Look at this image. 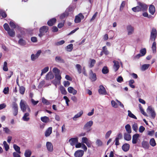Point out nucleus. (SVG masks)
Instances as JSON below:
<instances>
[{
	"label": "nucleus",
	"mask_w": 157,
	"mask_h": 157,
	"mask_svg": "<svg viewBox=\"0 0 157 157\" xmlns=\"http://www.w3.org/2000/svg\"><path fill=\"white\" fill-rule=\"evenodd\" d=\"M139 107L140 109V110L141 112V113L143 114L144 115L146 116V113L144 111V110L143 109V108L140 104H139Z\"/></svg>",
	"instance_id": "8fccbe9b"
},
{
	"label": "nucleus",
	"mask_w": 157,
	"mask_h": 157,
	"mask_svg": "<svg viewBox=\"0 0 157 157\" xmlns=\"http://www.w3.org/2000/svg\"><path fill=\"white\" fill-rule=\"evenodd\" d=\"M82 142L85 144L89 141L88 139L86 137H83L82 139Z\"/></svg>",
	"instance_id": "e2e57ef3"
},
{
	"label": "nucleus",
	"mask_w": 157,
	"mask_h": 157,
	"mask_svg": "<svg viewBox=\"0 0 157 157\" xmlns=\"http://www.w3.org/2000/svg\"><path fill=\"white\" fill-rule=\"evenodd\" d=\"M149 13L151 14H154L155 12V8L153 5H150L149 7Z\"/></svg>",
	"instance_id": "5701e85b"
},
{
	"label": "nucleus",
	"mask_w": 157,
	"mask_h": 157,
	"mask_svg": "<svg viewBox=\"0 0 157 157\" xmlns=\"http://www.w3.org/2000/svg\"><path fill=\"white\" fill-rule=\"evenodd\" d=\"M18 43L21 46H24L26 44V42L25 40L21 38L18 40Z\"/></svg>",
	"instance_id": "c9c22d12"
},
{
	"label": "nucleus",
	"mask_w": 157,
	"mask_h": 157,
	"mask_svg": "<svg viewBox=\"0 0 157 157\" xmlns=\"http://www.w3.org/2000/svg\"><path fill=\"white\" fill-rule=\"evenodd\" d=\"M55 79L52 81L53 83L56 86L57 82L56 81V80H57L59 82L61 78V77L59 74H55Z\"/></svg>",
	"instance_id": "ddd939ff"
},
{
	"label": "nucleus",
	"mask_w": 157,
	"mask_h": 157,
	"mask_svg": "<svg viewBox=\"0 0 157 157\" xmlns=\"http://www.w3.org/2000/svg\"><path fill=\"white\" fill-rule=\"evenodd\" d=\"M125 130L127 133L130 134L132 132V130L130 125L129 124H127L125 126Z\"/></svg>",
	"instance_id": "c756f323"
},
{
	"label": "nucleus",
	"mask_w": 157,
	"mask_h": 157,
	"mask_svg": "<svg viewBox=\"0 0 157 157\" xmlns=\"http://www.w3.org/2000/svg\"><path fill=\"white\" fill-rule=\"evenodd\" d=\"M69 15V13L67 12H65L63 13L60 16V19H63L65 17H67Z\"/></svg>",
	"instance_id": "c03bdc74"
},
{
	"label": "nucleus",
	"mask_w": 157,
	"mask_h": 157,
	"mask_svg": "<svg viewBox=\"0 0 157 157\" xmlns=\"http://www.w3.org/2000/svg\"><path fill=\"white\" fill-rule=\"evenodd\" d=\"M3 144L4 146V147L5 148V150L6 151H7L9 149V146L7 144L6 142V141H4L3 142Z\"/></svg>",
	"instance_id": "864d4df0"
},
{
	"label": "nucleus",
	"mask_w": 157,
	"mask_h": 157,
	"mask_svg": "<svg viewBox=\"0 0 157 157\" xmlns=\"http://www.w3.org/2000/svg\"><path fill=\"white\" fill-rule=\"evenodd\" d=\"M13 147L14 150L19 154H20L21 152L20 151V147L16 144H14L13 145Z\"/></svg>",
	"instance_id": "e433bc0d"
},
{
	"label": "nucleus",
	"mask_w": 157,
	"mask_h": 157,
	"mask_svg": "<svg viewBox=\"0 0 157 157\" xmlns=\"http://www.w3.org/2000/svg\"><path fill=\"white\" fill-rule=\"evenodd\" d=\"M113 62L114 63L113 68L114 71L116 72L118 70L120 67L119 62L116 60L113 61Z\"/></svg>",
	"instance_id": "4468645a"
},
{
	"label": "nucleus",
	"mask_w": 157,
	"mask_h": 157,
	"mask_svg": "<svg viewBox=\"0 0 157 157\" xmlns=\"http://www.w3.org/2000/svg\"><path fill=\"white\" fill-rule=\"evenodd\" d=\"M19 92L21 94H24L25 90V88L23 86H19Z\"/></svg>",
	"instance_id": "a18cd8bd"
},
{
	"label": "nucleus",
	"mask_w": 157,
	"mask_h": 157,
	"mask_svg": "<svg viewBox=\"0 0 157 157\" xmlns=\"http://www.w3.org/2000/svg\"><path fill=\"white\" fill-rule=\"evenodd\" d=\"M52 71L55 74H59L60 71L56 67L54 68Z\"/></svg>",
	"instance_id": "680f3d73"
},
{
	"label": "nucleus",
	"mask_w": 157,
	"mask_h": 157,
	"mask_svg": "<svg viewBox=\"0 0 157 157\" xmlns=\"http://www.w3.org/2000/svg\"><path fill=\"white\" fill-rule=\"evenodd\" d=\"M151 48L153 52L155 53L156 52V43L155 41H154L151 47Z\"/></svg>",
	"instance_id": "37998d69"
},
{
	"label": "nucleus",
	"mask_w": 157,
	"mask_h": 157,
	"mask_svg": "<svg viewBox=\"0 0 157 157\" xmlns=\"http://www.w3.org/2000/svg\"><path fill=\"white\" fill-rule=\"evenodd\" d=\"M54 75L52 72H48L46 76V79L47 80L51 79L53 78Z\"/></svg>",
	"instance_id": "a878e982"
},
{
	"label": "nucleus",
	"mask_w": 157,
	"mask_h": 157,
	"mask_svg": "<svg viewBox=\"0 0 157 157\" xmlns=\"http://www.w3.org/2000/svg\"><path fill=\"white\" fill-rule=\"evenodd\" d=\"M20 106L21 110L23 112H25L26 110L28 112H30L31 110L29 106L27 104L26 101L21 100L20 103Z\"/></svg>",
	"instance_id": "f257e3e1"
},
{
	"label": "nucleus",
	"mask_w": 157,
	"mask_h": 157,
	"mask_svg": "<svg viewBox=\"0 0 157 157\" xmlns=\"http://www.w3.org/2000/svg\"><path fill=\"white\" fill-rule=\"evenodd\" d=\"M75 67L77 69L78 72L79 74H81L82 73V66L79 64H77L75 65Z\"/></svg>",
	"instance_id": "72a5a7b5"
},
{
	"label": "nucleus",
	"mask_w": 157,
	"mask_h": 157,
	"mask_svg": "<svg viewBox=\"0 0 157 157\" xmlns=\"http://www.w3.org/2000/svg\"><path fill=\"white\" fill-rule=\"evenodd\" d=\"M135 83V81L133 79L130 80L128 81V85L132 88H134L135 86L132 84Z\"/></svg>",
	"instance_id": "4c0bfd02"
},
{
	"label": "nucleus",
	"mask_w": 157,
	"mask_h": 157,
	"mask_svg": "<svg viewBox=\"0 0 157 157\" xmlns=\"http://www.w3.org/2000/svg\"><path fill=\"white\" fill-rule=\"evenodd\" d=\"M92 74L90 76V78L92 81H94L96 79V76L95 73H93L92 71H91Z\"/></svg>",
	"instance_id": "58836bf2"
},
{
	"label": "nucleus",
	"mask_w": 157,
	"mask_h": 157,
	"mask_svg": "<svg viewBox=\"0 0 157 157\" xmlns=\"http://www.w3.org/2000/svg\"><path fill=\"white\" fill-rule=\"evenodd\" d=\"M149 143L150 145L153 147L155 146L156 145L155 140L153 138L150 139Z\"/></svg>",
	"instance_id": "49530a36"
},
{
	"label": "nucleus",
	"mask_w": 157,
	"mask_h": 157,
	"mask_svg": "<svg viewBox=\"0 0 157 157\" xmlns=\"http://www.w3.org/2000/svg\"><path fill=\"white\" fill-rule=\"evenodd\" d=\"M52 128L51 127L48 128L46 130L45 133V136L47 137L49 136L52 133Z\"/></svg>",
	"instance_id": "6ab92c4d"
},
{
	"label": "nucleus",
	"mask_w": 157,
	"mask_h": 157,
	"mask_svg": "<svg viewBox=\"0 0 157 157\" xmlns=\"http://www.w3.org/2000/svg\"><path fill=\"white\" fill-rule=\"evenodd\" d=\"M132 10L134 12H138L142 11L140 6L138 5L132 8Z\"/></svg>",
	"instance_id": "f704fd0d"
},
{
	"label": "nucleus",
	"mask_w": 157,
	"mask_h": 157,
	"mask_svg": "<svg viewBox=\"0 0 157 157\" xmlns=\"http://www.w3.org/2000/svg\"><path fill=\"white\" fill-rule=\"evenodd\" d=\"M111 104L113 107L114 108H117L118 105L114 101L112 100L111 101Z\"/></svg>",
	"instance_id": "4d7b16f0"
},
{
	"label": "nucleus",
	"mask_w": 157,
	"mask_h": 157,
	"mask_svg": "<svg viewBox=\"0 0 157 157\" xmlns=\"http://www.w3.org/2000/svg\"><path fill=\"white\" fill-rule=\"evenodd\" d=\"M73 11V9L71 7H69L67 9L65 12H67L69 13V14L70 13H71Z\"/></svg>",
	"instance_id": "69168bd1"
},
{
	"label": "nucleus",
	"mask_w": 157,
	"mask_h": 157,
	"mask_svg": "<svg viewBox=\"0 0 157 157\" xmlns=\"http://www.w3.org/2000/svg\"><path fill=\"white\" fill-rule=\"evenodd\" d=\"M41 101L44 104L46 105H49L50 103V102L45 99L44 97H43L41 98Z\"/></svg>",
	"instance_id": "ea45409f"
},
{
	"label": "nucleus",
	"mask_w": 157,
	"mask_h": 157,
	"mask_svg": "<svg viewBox=\"0 0 157 157\" xmlns=\"http://www.w3.org/2000/svg\"><path fill=\"white\" fill-rule=\"evenodd\" d=\"M40 120L41 121L45 123H47L49 121V119L48 117L45 116L41 117Z\"/></svg>",
	"instance_id": "c85d7f7f"
},
{
	"label": "nucleus",
	"mask_w": 157,
	"mask_h": 157,
	"mask_svg": "<svg viewBox=\"0 0 157 157\" xmlns=\"http://www.w3.org/2000/svg\"><path fill=\"white\" fill-rule=\"evenodd\" d=\"M49 70V67H45L44 69L41 70V75H42L46 73Z\"/></svg>",
	"instance_id": "3c124183"
},
{
	"label": "nucleus",
	"mask_w": 157,
	"mask_h": 157,
	"mask_svg": "<svg viewBox=\"0 0 157 157\" xmlns=\"http://www.w3.org/2000/svg\"><path fill=\"white\" fill-rule=\"evenodd\" d=\"M96 61L95 59H90L89 62V67L90 68H92L93 67Z\"/></svg>",
	"instance_id": "cd10ccee"
},
{
	"label": "nucleus",
	"mask_w": 157,
	"mask_h": 157,
	"mask_svg": "<svg viewBox=\"0 0 157 157\" xmlns=\"http://www.w3.org/2000/svg\"><path fill=\"white\" fill-rule=\"evenodd\" d=\"M84 154V151L82 150H79L76 151L74 155L75 157H82Z\"/></svg>",
	"instance_id": "9d476101"
},
{
	"label": "nucleus",
	"mask_w": 157,
	"mask_h": 157,
	"mask_svg": "<svg viewBox=\"0 0 157 157\" xmlns=\"http://www.w3.org/2000/svg\"><path fill=\"white\" fill-rule=\"evenodd\" d=\"M69 141L71 145L73 146L78 142V139L77 138H71L69 140Z\"/></svg>",
	"instance_id": "f3484780"
},
{
	"label": "nucleus",
	"mask_w": 157,
	"mask_h": 157,
	"mask_svg": "<svg viewBox=\"0 0 157 157\" xmlns=\"http://www.w3.org/2000/svg\"><path fill=\"white\" fill-rule=\"evenodd\" d=\"M32 154V151L29 149H27L25 151L24 155L25 157H30Z\"/></svg>",
	"instance_id": "7c9ffc66"
},
{
	"label": "nucleus",
	"mask_w": 157,
	"mask_h": 157,
	"mask_svg": "<svg viewBox=\"0 0 157 157\" xmlns=\"http://www.w3.org/2000/svg\"><path fill=\"white\" fill-rule=\"evenodd\" d=\"M48 30V27L47 26H44L41 27L39 30L40 33L38 36L41 38L45 34V33L47 32Z\"/></svg>",
	"instance_id": "7ed1b4c3"
},
{
	"label": "nucleus",
	"mask_w": 157,
	"mask_h": 157,
	"mask_svg": "<svg viewBox=\"0 0 157 157\" xmlns=\"http://www.w3.org/2000/svg\"><path fill=\"white\" fill-rule=\"evenodd\" d=\"M126 29L128 35H132L134 32V27L131 25H128L126 27Z\"/></svg>",
	"instance_id": "0eeeda50"
},
{
	"label": "nucleus",
	"mask_w": 157,
	"mask_h": 157,
	"mask_svg": "<svg viewBox=\"0 0 157 157\" xmlns=\"http://www.w3.org/2000/svg\"><path fill=\"white\" fill-rule=\"evenodd\" d=\"M146 51L145 48L142 49L140 51V54L143 56H144L146 53Z\"/></svg>",
	"instance_id": "13d9d810"
},
{
	"label": "nucleus",
	"mask_w": 157,
	"mask_h": 157,
	"mask_svg": "<svg viewBox=\"0 0 157 157\" xmlns=\"http://www.w3.org/2000/svg\"><path fill=\"white\" fill-rule=\"evenodd\" d=\"M93 122L92 121H90L87 122L84 125L83 129L86 130L87 132H90L91 130L90 128L93 125Z\"/></svg>",
	"instance_id": "39448f33"
},
{
	"label": "nucleus",
	"mask_w": 157,
	"mask_h": 157,
	"mask_svg": "<svg viewBox=\"0 0 157 157\" xmlns=\"http://www.w3.org/2000/svg\"><path fill=\"white\" fill-rule=\"evenodd\" d=\"M67 90L69 93L72 94L73 95H75L77 93V91L71 86L68 88Z\"/></svg>",
	"instance_id": "a211bd4d"
},
{
	"label": "nucleus",
	"mask_w": 157,
	"mask_h": 157,
	"mask_svg": "<svg viewBox=\"0 0 157 157\" xmlns=\"http://www.w3.org/2000/svg\"><path fill=\"white\" fill-rule=\"evenodd\" d=\"M124 137L125 140L127 141H130L131 139V136L128 133H125L124 134Z\"/></svg>",
	"instance_id": "4be33fe9"
},
{
	"label": "nucleus",
	"mask_w": 157,
	"mask_h": 157,
	"mask_svg": "<svg viewBox=\"0 0 157 157\" xmlns=\"http://www.w3.org/2000/svg\"><path fill=\"white\" fill-rule=\"evenodd\" d=\"M59 89L62 94L64 95L67 94V92L63 86H60Z\"/></svg>",
	"instance_id": "473e14b6"
},
{
	"label": "nucleus",
	"mask_w": 157,
	"mask_h": 157,
	"mask_svg": "<svg viewBox=\"0 0 157 157\" xmlns=\"http://www.w3.org/2000/svg\"><path fill=\"white\" fill-rule=\"evenodd\" d=\"M128 116L134 119H137V118L136 117V116L134 115L133 113H132L131 111L129 110H128Z\"/></svg>",
	"instance_id": "a19ab883"
},
{
	"label": "nucleus",
	"mask_w": 157,
	"mask_h": 157,
	"mask_svg": "<svg viewBox=\"0 0 157 157\" xmlns=\"http://www.w3.org/2000/svg\"><path fill=\"white\" fill-rule=\"evenodd\" d=\"M132 128L133 130L137 132L138 130V126L137 123H134L132 126Z\"/></svg>",
	"instance_id": "5fc2aeb1"
},
{
	"label": "nucleus",
	"mask_w": 157,
	"mask_h": 157,
	"mask_svg": "<svg viewBox=\"0 0 157 157\" xmlns=\"http://www.w3.org/2000/svg\"><path fill=\"white\" fill-rule=\"evenodd\" d=\"M12 108L13 115L16 116L18 113V106L16 102H12Z\"/></svg>",
	"instance_id": "423d86ee"
},
{
	"label": "nucleus",
	"mask_w": 157,
	"mask_h": 157,
	"mask_svg": "<svg viewBox=\"0 0 157 157\" xmlns=\"http://www.w3.org/2000/svg\"><path fill=\"white\" fill-rule=\"evenodd\" d=\"M138 5L140 6L142 11H144L146 10L147 8V6L144 3L139 2H138Z\"/></svg>",
	"instance_id": "9b49d317"
},
{
	"label": "nucleus",
	"mask_w": 157,
	"mask_h": 157,
	"mask_svg": "<svg viewBox=\"0 0 157 157\" xmlns=\"http://www.w3.org/2000/svg\"><path fill=\"white\" fill-rule=\"evenodd\" d=\"M155 133V131L153 130L151 131H147V135L152 136Z\"/></svg>",
	"instance_id": "338daca9"
},
{
	"label": "nucleus",
	"mask_w": 157,
	"mask_h": 157,
	"mask_svg": "<svg viewBox=\"0 0 157 157\" xmlns=\"http://www.w3.org/2000/svg\"><path fill=\"white\" fill-rule=\"evenodd\" d=\"M98 92L101 95H105L107 94L105 87L102 85L99 86Z\"/></svg>",
	"instance_id": "1a4fd4ad"
},
{
	"label": "nucleus",
	"mask_w": 157,
	"mask_h": 157,
	"mask_svg": "<svg viewBox=\"0 0 157 157\" xmlns=\"http://www.w3.org/2000/svg\"><path fill=\"white\" fill-rule=\"evenodd\" d=\"M149 64H144L142 65L141 69L142 71H145L147 69L150 67Z\"/></svg>",
	"instance_id": "79ce46f5"
},
{
	"label": "nucleus",
	"mask_w": 157,
	"mask_h": 157,
	"mask_svg": "<svg viewBox=\"0 0 157 157\" xmlns=\"http://www.w3.org/2000/svg\"><path fill=\"white\" fill-rule=\"evenodd\" d=\"M147 111V112L149 111L150 113L155 111L154 109L151 106L148 107Z\"/></svg>",
	"instance_id": "6e6d98bb"
},
{
	"label": "nucleus",
	"mask_w": 157,
	"mask_h": 157,
	"mask_svg": "<svg viewBox=\"0 0 157 157\" xmlns=\"http://www.w3.org/2000/svg\"><path fill=\"white\" fill-rule=\"evenodd\" d=\"M29 116V113H25L22 117V120L25 121H28L30 120Z\"/></svg>",
	"instance_id": "2eb2a0df"
},
{
	"label": "nucleus",
	"mask_w": 157,
	"mask_h": 157,
	"mask_svg": "<svg viewBox=\"0 0 157 157\" xmlns=\"http://www.w3.org/2000/svg\"><path fill=\"white\" fill-rule=\"evenodd\" d=\"M3 27L7 31L10 29L7 23H5L3 25Z\"/></svg>",
	"instance_id": "052dcab7"
},
{
	"label": "nucleus",
	"mask_w": 157,
	"mask_h": 157,
	"mask_svg": "<svg viewBox=\"0 0 157 157\" xmlns=\"http://www.w3.org/2000/svg\"><path fill=\"white\" fill-rule=\"evenodd\" d=\"M142 147L145 149H148L149 147L148 143L145 141H143L142 143Z\"/></svg>",
	"instance_id": "2f4dec72"
},
{
	"label": "nucleus",
	"mask_w": 157,
	"mask_h": 157,
	"mask_svg": "<svg viewBox=\"0 0 157 157\" xmlns=\"http://www.w3.org/2000/svg\"><path fill=\"white\" fill-rule=\"evenodd\" d=\"M73 44H70L67 45V51L69 52H71L72 51L73 49Z\"/></svg>",
	"instance_id": "603ef678"
},
{
	"label": "nucleus",
	"mask_w": 157,
	"mask_h": 157,
	"mask_svg": "<svg viewBox=\"0 0 157 157\" xmlns=\"http://www.w3.org/2000/svg\"><path fill=\"white\" fill-rule=\"evenodd\" d=\"M139 136L140 135L137 133L135 134L132 136V143L133 144H135L137 143Z\"/></svg>",
	"instance_id": "f8f14e48"
},
{
	"label": "nucleus",
	"mask_w": 157,
	"mask_h": 157,
	"mask_svg": "<svg viewBox=\"0 0 157 157\" xmlns=\"http://www.w3.org/2000/svg\"><path fill=\"white\" fill-rule=\"evenodd\" d=\"M65 43V41L64 40H62L59 41H58L57 42H56L55 43V44L56 45V46H59L60 45H61L63 44H64Z\"/></svg>",
	"instance_id": "bf43d9fd"
},
{
	"label": "nucleus",
	"mask_w": 157,
	"mask_h": 157,
	"mask_svg": "<svg viewBox=\"0 0 157 157\" xmlns=\"http://www.w3.org/2000/svg\"><path fill=\"white\" fill-rule=\"evenodd\" d=\"M83 113V111L82 110L80 111L72 118L73 120L75 121H76L77 118L80 117L82 115Z\"/></svg>",
	"instance_id": "412c9836"
},
{
	"label": "nucleus",
	"mask_w": 157,
	"mask_h": 157,
	"mask_svg": "<svg viewBox=\"0 0 157 157\" xmlns=\"http://www.w3.org/2000/svg\"><path fill=\"white\" fill-rule=\"evenodd\" d=\"M145 130V128L142 126H141L139 128V132L140 133H142Z\"/></svg>",
	"instance_id": "774afa93"
},
{
	"label": "nucleus",
	"mask_w": 157,
	"mask_h": 157,
	"mask_svg": "<svg viewBox=\"0 0 157 157\" xmlns=\"http://www.w3.org/2000/svg\"><path fill=\"white\" fill-rule=\"evenodd\" d=\"M0 14L2 16L3 18H5L7 16V15L6 13L2 11H0Z\"/></svg>",
	"instance_id": "0e129e2a"
},
{
	"label": "nucleus",
	"mask_w": 157,
	"mask_h": 157,
	"mask_svg": "<svg viewBox=\"0 0 157 157\" xmlns=\"http://www.w3.org/2000/svg\"><path fill=\"white\" fill-rule=\"evenodd\" d=\"M56 61L58 63H64V60L60 56H57L55 58Z\"/></svg>",
	"instance_id": "393cba45"
},
{
	"label": "nucleus",
	"mask_w": 157,
	"mask_h": 157,
	"mask_svg": "<svg viewBox=\"0 0 157 157\" xmlns=\"http://www.w3.org/2000/svg\"><path fill=\"white\" fill-rule=\"evenodd\" d=\"M9 25L11 28L13 29L16 28L22 34H23L25 33V29L20 27L18 25H16L15 23L12 21H11L9 23Z\"/></svg>",
	"instance_id": "f03ea898"
},
{
	"label": "nucleus",
	"mask_w": 157,
	"mask_h": 157,
	"mask_svg": "<svg viewBox=\"0 0 157 157\" xmlns=\"http://www.w3.org/2000/svg\"><path fill=\"white\" fill-rule=\"evenodd\" d=\"M84 18V16L81 13H79L75 16V22L76 23H79L81 22V20L83 19Z\"/></svg>",
	"instance_id": "6e6552de"
},
{
	"label": "nucleus",
	"mask_w": 157,
	"mask_h": 157,
	"mask_svg": "<svg viewBox=\"0 0 157 157\" xmlns=\"http://www.w3.org/2000/svg\"><path fill=\"white\" fill-rule=\"evenodd\" d=\"M7 32L8 33L10 36L13 37L15 36V33L13 29H10Z\"/></svg>",
	"instance_id": "bb28decb"
},
{
	"label": "nucleus",
	"mask_w": 157,
	"mask_h": 157,
	"mask_svg": "<svg viewBox=\"0 0 157 157\" xmlns=\"http://www.w3.org/2000/svg\"><path fill=\"white\" fill-rule=\"evenodd\" d=\"M157 36V32L155 28H153L151 32L150 40L151 41H155Z\"/></svg>",
	"instance_id": "20e7f679"
},
{
	"label": "nucleus",
	"mask_w": 157,
	"mask_h": 157,
	"mask_svg": "<svg viewBox=\"0 0 157 157\" xmlns=\"http://www.w3.org/2000/svg\"><path fill=\"white\" fill-rule=\"evenodd\" d=\"M109 70L106 67H103L102 70V73L104 74H106L109 72Z\"/></svg>",
	"instance_id": "09e8293b"
},
{
	"label": "nucleus",
	"mask_w": 157,
	"mask_h": 157,
	"mask_svg": "<svg viewBox=\"0 0 157 157\" xmlns=\"http://www.w3.org/2000/svg\"><path fill=\"white\" fill-rule=\"evenodd\" d=\"M129 147L130 145L129 144H128L125 143L123 145L122 147V148L124 151L126 152L129 150Z\"/></svg>",
	"instance_id": "aec40b11"
},
{
	"label": "nucleus",
	"mask_w": 157,
	"mask_h": 157,
	"mask_svg": "<svg viewBox=\"0 0 157 157\" xmlns=\"http://www.w3.org/2000/svg\"><path fill=\"white\" fill-rule=\"evenodd\" d=\"M96 144L98 147H101L102 145V142L100 139H97L96 141Z\"/></svg>",
	"instance_id": "de8ad7c7"
},
{
	"label": "nucleus",
	"mask_w": 157,
	"mask_h": 157,
	"mask_svg": "<svg viewBox=\"0 0 157 157\" xmlns=\"http://www.w3.org/2000/svg\"><path fill=\"white\" fill-rule=\"evenodd\" d=\"M46 146L48 151L50 152L52 151L53 150V147L52 144L49 142L46 143Z\"/></svg>",
	"instance_id": "dca6fc26"
},
{
	"label": "nucleus",
	"mask_w": 157,
	"mask_h": 157,
	"mask_svg": "<svg viewBox=\"0 0 157 157\" xmlns=\"http://www.w3.org/2000/svg\"><path fill=\"white\" fill-rule=\"evenodd\" d=\"M56 21V19L54 18L49 20L47 22V24L49 26H52L54 25Z\"/></svg>",
	"instance_id": "b1692460"
}]
</instances>
